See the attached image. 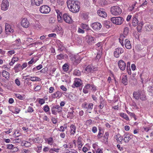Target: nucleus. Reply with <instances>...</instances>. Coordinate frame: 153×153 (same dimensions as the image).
<instances>
[{"label":"nucleus","instance_id":"nucleus-55","mask_svg":"<svg viewBox=\"0 0 153 153\" xmlns=\"http://www.w3.org/2000/svg\"><path fill=\"white\" fill-rule=\"evenodd\" d=\"M91 87V85L89 84H87L84 87V88L88 90Z\"/></svg>","mask_w":153,"mask_h":153},{"label":"nucleus","instance_id":"nucleus-28","mask_svg":"<svg viewBox=\"0 0 153 153\" xmlns=\"http://www.w3.org/2000/svg\"><path fill=\"white\" fill-rule=\"evenodd\" d=\"M75 1L74 0H68L67 1L66 3L68 5V7L69 9L71 7V6L74 3V2H75Z\"/></svg>","mask_w":153,"mask_h":153},{"label":"nucleus","instance_id":"nucleus-61","mask_svg":"<svg viewBox=\"0 0 153 153\" xmlns=\"http://www.w3.org/2000/svg\"><path fill=\"white\" fill-rule=\"evenodd\" d=\"M54 90V89L53 87H51L49 88V92L50 93H53V91Z\"/></svg>","mask_w":153,"mask_h":153},{"label":"nucleus","instance_id":"nucleus-2","mask_svg":"<svg viewBox=\"0 0 153 153\" xmlns=\"http://www.w3.org/2000/svg\"><path fill=\"white\" fill-rule=\"evenodd\" d=\"M71 6L70 9V11L72 12L76 13L79 10L80 3L78 1H76Z\"/></svg>","mask_w":153,"mask_h":153},{"label":"nucleus","instance_id":"nucleus-20","mask_svg":"<svg viewBox=\"0 0 153 153\" xmlns=\"http://www.w3.org/2000/svg\"><path fill=\"white\" fill-rule=\"evenodd\" d=\"M33 27L35 29L39 30L41 28V26L40 24L37 22V23H36L33 25Z\"/></svg>","mask_w":153,"mask_h":153},{"label":"nucleus","instance_id":"nucleus-50","mask_svg":"<svg viewBox=\"0 0 153 153\" xmlns=\"http://www.w3.org/2000/svg\"><path fill=\"white\" fill-rule=\"evenodd\" d=\"M39 104H41V105H42L45 103V100L43 99H39Z\"/></svg>","mask_w":153,"mask_h":153},{"label":"nucleus","instance_id":"nucleus-44","mask_svg":"<svg viewBox=\"0 0 153 153\" xmlns=\"http://www.w3.org/2000/svg\"><path fill=\"white\" fill-rule=\"evenodd\" d=\"M57 58L59 59H63L64 58V56L62 54H60L57 56Z\"/></svg>","mask_w":153,"mask_h":153},{"label":"nucleus","instance_id":"nucleus-51","mask_svg":"<svg viewBox=\"0 0 153 153\" xmlns=\"http://www.w3.org/2000/svg\"><path fill=\"white\" fill-rule=\"evenodd\" d=\"M41 88V86L38 85L34 88V89L35 91H37L40 90Z\"/></svg>","mask_w":153,"mask_h":153},{"label":"nucleus","instance_id":"nucleus-3","mask_svg":"<svg viewBox=\"0 0 153 153\" xmlns=\"http://www.w3.org/2000/svg\"><path fill=\"white\" fill-rule=\"evenodd\" d=\"M111 21L114 23L116 25H120L123 23L124 19L122 17H114L111 18Z\"/></svg>","mask_w":153,"mask_h":153},{"label":"nucleus","instance_id":"nucleus-16","mask_svg":"<svg viewBox=\"0 0 153 153\" xmlns=\"http://www.w3.org/2000/svg\"><path fill=\"white\" fill-rule=\"evenodd\" d=\"M14 69L16 71L18 72L19 71L23 69L22 66L20 64H17L15 66L14 68Z\"/></svg>","mask_w":153,"mask_h":153},{"label":"nucleus","instance_id":"nucleus-13","mask_svg":"<svg viewBox=\"0 0 153 153\" xmlns=\"http://www.w3.org/2000/svg\"><path fill=\"white\" fill-rule=\"evenodd\" d=\"M103 9H100L97 11L98 14L100 16L105 18L107 16V14Z\"/></svg>","mask_w":153,"mask_h":153},{"label":"nucleus","instance_id":"nucleus-26","mask_svg":"<svg viewBox=\"0 0 153 153\" xmlns=\"http://www.w3.org/2000/svg\"><path fill=\"white\" fill-rule=\"evenodd\" d=\"M133 95L136 100H138L140 98L139 91L138 92L136 91L134 92L133 93Z\"/></svg>","mask_w":153,"mask_h":153},{"label":"nucleus","instance_id":"nucleus-38","mask_svg":"<svg viewBox=\"0 0 153 153\" xmlns=\"http://www.w3.org/2000/svg\"><path fill=\"white\" fill-rule=\"evenodd\" d=\"M125 37V36L123 35H122L121 36L120 38L119 39V41L121 44L122 46H123L124 44L123 43V37Z\"/></svg>","mask_w":153,"mask_h":153},{"label":"nucleus","instance_id":"nucleus-9","mask_svg":"<svg viewBox=\"0 0 153 153\" xmlns=\"http://www.w3.org/2000/svg\"><path fill=\"white\" fill-rule=\"evenodd\" d=\"M123 52L124 51L123 48H117L114 51V56L115 57L118 58L119 56V54L123 53Z\"/></svg>","mask_w":153,"mask_h":153},{"label":"nucleus","instance_id":"nucleus-11","mask_svg":"<svg viewBox=\"0 0 153 153\" xmlns=\"http://www.w3.org/2000/svg\"><path fill=\"white\" fill-rule=\"evenodd\" d=\"M124 137L123 139V140L125 143H128L129 140L133 138L134 136L133 135L131 134H125L124 135Z\"/></svg>","mask_w":153,"mask_h":153},{"label":"nucleus","instance_id":"nucleus-29","mask_svg":"<svg viewBox=\"0 0 153 153\" xmlns=\"http://www.w3.org/2000/svg\"><path fill=\"white\" fill-rule=\"evenodd\" d=\"M117 140V142L119 143H121V142L122 141L123 139V137L121 136L120 134H118L116 135Z\"/></svg>","mask_w":153,"mask_h":153},{"label":"nucleus","instance_id":"nucleus-41","mask_svg":"<svg viewBox=\"0 0 153 153\" xmlns=\"http://www.w3.org/2000/svg\"><path fill=\"white\" fill-rule=\"evenodd\" d=\"M65 48L61 44L58 45V50L60 51H62Z\"/></svg>","mask_w":153,"mask_h":153},{"label":"nucleus","instance_id":"nucleus-40","mask_svg":"<svg viewBox=\"0 0 153 153\" xmlns=\"http://www.w3.org/2000/svg\"><path fill=\"white\" fill-rule=\"evenodd\" d=\"M148 91L152 94V95H153V87L149 86L148 87Z\"/></svg>","mask_w":153,"mask_h":153},{"label":"nucleus","instance_id":"nucleus-15","mask_svg":"<svg viewBox=\"0 0 153 153\" xmlns=\"http://www.w3.org/2000/svg\"><path fill=\"white\" fill-rule=\"evenodd\" d=\"M140 98L143 101L146 100V98L144 91H139Z\"/></svg>","mask_w":153,"mask_h":153},{"label":"nucleus","instance_id":"nucleus-63","mask_svg":"<svg viewBox=\"0 0 153 153\" xmlns=\"http://www.w3.org/2000/svg\"><path fill=\"white\" fill-rule=\"evenodd\" d=\"M60 88L63 91H66L67 89L64 85H62L60 86Z\"/></svg>","mask_w":153,"mask_h":153},{"label":"nucleus","instance_id":"nucleus-12","mask_svg":"<svg viewBox=\"0 0 153 153\" xmlns=\"http://www.w3.org/2000/svg\"><path fill=\"white\" fill-rule=\"evenodd\" d=\"M91 26L94 30H99L101 28L102 25L99 23L94 22L92 24Z\"/></svg>","mask_w":153,"mask_h":153},{"label":"nucleus","instance_id":"nucleus-17","mask_svg":"<svg viewBox=\"0 0 153 153\" xmlns=\"http://www.w3.org/2000/svg\"><path fill=\"white\" fill-rule=\"evenodd\" d=\"M125 45L126 48L128 49H130L131 48V46L130 41L128 39H126L125 40Z\"/></svg>","mask_w":153,"mask_h":153},{"label":"nucleus","instance_id":"nucleus-56","mask_svg":"<svg viewBox=\"0 0 153 153\" xmlns=\"http://www.w3.org/2000/svg\"><path fill=\"white\" fill-rule=\"evenodd\" d=\"M100 104L99 105V107L101 109H102L104 107V104L103 102L102 101H100Z\"/></svg>","mask_w":153,"mask_h":153},{"label":"nucleus","instance_id":"nucleus-23","mask_svg":"<svg viewBox=\"0 0 153 153\" xmlns=\"http://www.w3.org/2000/svg\"><path fill=\"white\" fill-rule=\"evenodd\" d=\"M2 74L4 77H5V78H7V79L9 78V74L8 72L5 70H3L2 72Z\"/></svg>","mask_w":153,"mask_h":153},{"label":"nucleus","instance_id":"nucleus-32","mask_svg":"<svg viewBox=\"0 0 153 153\" xmlns=\"http://www.w3.org/2000/svg\"><path fill=\"white\" fill-rule=\"evenodd\" d=\"M85 71L87 72L86 73H90L91 72L92 70V68L91 66L90 65H88L85 68Z\"/></svg>","mask_w":153,"mask_h":153},{"label":"nucleus","instance_id":"nucleus-21","mask_svg":"<svg viewBox=\"0 0 153 153\" xmlns=\"http://www.w3.org/2000/svg\"><path fill=\"white\" fill-rule=\"evenodd\" d=\"M132 23L133 25L134 26H136L138 24V21L136 17H134L133 19Z\"/></svg>","mask_w":153,"mask_h":153},{"label":"nucleus","instance_id":"nucleus-36","mask_svg":"<svg viewBox=\"0 0 153 153\" xmlns=\"http://www.w3.org/2000/svg\"><path fill=\"white\" fill-rule=\"evenodd\" d=\"M109 136V133L108 132H106L104 136L103 137L104 139V141L106 142H108V137Z\"/></svg>","mask_w":153,"mask_h":153},{"label":"nucleus","instance_id":"nucleus-27","mask_svg":"<svg viewBox=\"0 0 153 153\" xmlns=\"http://www.w3.org/2000/svg\"><path fill=\"white\" fill-rule=\"evenodd\" d=\"M120 116L126 120H129V118L128 116L126 114L123 113H121L119 114Z\"/></svg>","mask_w":153,"mask_h":153},{"label":"nucleus","instance_id":"nucleus-46","mask_svg":"<svg viewBox=\"0 0 153 153\" xmlns=\"http://www.w3.org/2000/svg\"><path fill=\"white\" fill-rule=\"evenodd\" d=\"M62 14H59V15H57V17L58 20V21L59 22H62Z\"/></svg>","mask_w":153,"mask_h":153},{"label":"nucleus","instance_id":"nucleus-35","mask_svg":"<svg viewBox=\"0 0 153 153\" xmlns=\"http://www.w3.org/2000/svg\"><path fill=\"white\" fill-rule=\"evenodd\" d=\"M31 79H30V80L32 81H40V80H41V79L39 78L38 77H30Z\"/></svg>","mask_w":153,"mask_h":153},{"label":"nucleus","instance_id":"nucleus-30","mask_svg":"<svg viewBox=\"0 0 153 153\" xmlns=\"http://www.w3.org/2000/svg\"><path fill=\"white\" fill-rule=\"evenodd\" d=\"M19 59L17 57H13L12 58L11 61L9 63V65L10 66H12L14 63L17 61Z\"/></svg>","mask_w":153,"mask_h":153},{"label":"nucleus","instance_id":"nucleus-1","mask_svg":"<svg viewBox=\"0 0 153 153\" xmlns=\"http://www.w3.org/2000/svg\"><path fill=\"white\" fill-rule=\"evenodd\" d=\"M110 11L112 14L115 16L119 15L122 12L121 9L117 6L111 7Z\"/></svg>","mask_w":153,"mask_h":153},{"label":"nucleus","instance_id":"nucleus-37","mask_svg":"<svg viewBox=\"0 0 153 153\" xmlns=\"http://www.w3.org/2000/svg\"><path fill=\"white\" fill-rule=\"evenodd\" d=\"M81 26L83 28L87 30H90V28L89 27L88 25H87L82 24L81 25Z\"/></svg>","mask_w":153,"mask_h":153},{"label":"nucleus","instance_id":"nucleus-6","mask_svg":"<svg viewBox=\"0 0 153 153\" xmlns=\"http://www.w3.org/2000/svg\"><path fill=\"white\" fill-rule=\"evenodd\" d=\"M14 32L13 29L12 28L10 25L8 23L5 24V33L7 34H9Z\"/></svg>","mask_w":153,"mask_h":153},{"label":"nucleus","instance_id":"nucleus-43","mask_svg":"<svg viewBox=\"0 0 153 153\" xmlns=\"http://www.w3.org/2000/svg\"><path fill=\"white\" fill-rule=\"evenodd\" d=\"M129 32V29L128 27H126L124 28L123 33L125 35H126Z\"/></svg>","mask_w":153,"mask_h":153},{"label":"nucleus","instance_id":"nucleus-19","mask_svg":"<svg viewBox=\"0 0 153 153\" xmlns=\"http://www.w3.org/2000/svg\"><path fill=\"white\" fill-rule=\"evenodd\" d=\"M62 95V93L59 91H57L56 93L52 95V97L53 98H55L57 97H60Z\"/></svg>","mask_w":153,"mask_h":153},{"label":"nucleus","instance_id":"nucleus-64","mask_svg":"<svg viewBox=\"0 0 153 153\" xmlns=\"http://www.w3.org/2000/svg\"><path fill=\"white\" fill-rule=\"evenodd\" d=\"M33 109L31 106H29L28 109V111L29 112H31L33 111Z\"/></svg>","mask_w":153,"mask_h":153},{"label":"nucleus","instance_id":"nucleus-60","mask_svg":"<svg viewBox=\"0 0 153 153\" xmlns=\"http://www.w3.org/2000/svg\"><path fill=\"white\" fill-rule=\"evenodd\" d=\"M78 32L79 33H84L85 31L82 29L80 28H79L78 30Z\"/></svg>","mask_w":153,"mask_h":153},{"label":"nucleus","instance_id":"nucleus-4","mask_svg":"<svg viewBox=\"0 0 153 153\" xmlns=\"http://www.w3.org/2000/svg\"><path fill=\"white\" fill-rule=\"evenodd\" d=\"M39 11L42 13L47 14L50 11L51 9L50 7L47 5H43L40 7Z\"/></svg>","mask_w":153,"mask_h":153},{"label":"nucleus","instance_id":"nucleus-8","mask_svg":"<svg viewBox=\"0 0 153 153\" xmlns=\"http://www.w3.org/2000/svg\"><path fill=\"white\" fill-rule=\"evenodd\" d=\"M82 84V82L81 80L79 78H76L74 84L72 85V87L74 88L75 87H79Z\"/></svg>","mask_w":153,"mask_h":153},{"label":"nucleus","instance_id":"nucleus-52","mask_svg":"<svg viewBox=\"0 0 153 153\" xmlns=\"http://www.w3.org/2000/svg\"><path fill=\"white\" fill-rule=\"evenodd\" d=\"M13 141H14V143H20L21 141V140H20L19 138L18 139H15Z\"/></svg>","mask_w":153,"mask_h":153},{"label":"nucleus","instance_id":"nucleus-14","mask_svg":"<svg viewBox=\"0 0 153 153\" xmlns=\"http://www.w3.org/2000/svg\"><path fill=\"white\" fill-rule=\"evenodd\" d=\"M29 22L27 18H24L21 22L22 26L25 28H27L29 26Z\"/></svg>","mask_w":153,"mask_h":153},{"label":"nucleus","instance_id":"nucleus-53","mask_svg":"<svg viewBox=\"0 0 153 153\" xmlns=\"http://www.w3.org/2000/svg\"><path fill=\"white\" fill-rule=\"evenodd\" d=\"M15 83L16 84V85H17L19 86L20 85V82L18 79H15Z\"/></svg>","mask_w":153,"mask_h":153},{"label":"nucleus","instance_id":"nucleus-48","mask_svg":"<svg viewBox=\"0 0 153 153\" xmlns=\"http://www.w3.org/2000/svg\"><path fill=\"white\" fill-rule=\"evenodd\" d=\"M53 143L52 138L50 137L48 140V143L49 144L51 145Z\"/></svg>","mask_w":153,"mask_h":153},{"label":"nucleus","instance_id":"nucleus-10","mask_svg":"<svg viewBox=\"0 0 153 153\" xmlns=\"http://www.w3.org/2000/svg\"><path fill=\"white\" fill-rule=\"evenodd\" d=\"M118 64V66L121 70L124 71L125 70L126 67V64L123 60H120L119 61Z\"/></svg>","mask_w":153,"mask_h":153},{"label":"nucleus","instance_id":"nucleus-47","mask_svg":"<svg viewBox=\"0 0 153 153\" xmlns=\"http://www.w3.org/2000/svg\"><path fill=\"white\" fill-rule=\"evenodd\" d=\"M49 107L47 105H46L44 107V110L45 112L48 111L49 110Z\"/></svg>","mask_w":153,"mask_h":153},{"label":"nucleus","instance_id":"nucleus-7","mask_svg":"<svg viewBox=\"0 0 153 153\" xmlns=\"http://www.w3.org/2000/svg\"><path fill=\"white\" fill-rule=\"evenodd\" d=\"M63 19L66 23H71L72 22V20L71 17L68 13H64L63 15Z\"/></svg>","mask_w":153,"mask_h":153},{"label":"nucleus","instance_id":"nucleus-54","mask_svg":"<svg viewBox=\"0 0 153 153\" xmlns=\"http://www.w3.org/2000/svg\"><path fill=\"white\" fill-rule=\"evenodd\" d=\"M7 148L9 149H12L13 147V145L12 144L7 145Z\"/></svg>","mask_w":153,"mask_h":153},{"label":"nucleus","instance_id":"nucleus-42","mask_svg":"<svg viewBox=\"0 0 153 153\" xmlns=\"http://www.w3.org/2000/svg\"><path fill=\"white\" fill-rule=\"evenodd\" d=\"M68 66L66 63L64 64L62 66V68L65 71H67L68 69Z\"/></svg>","mask_w":153,"mask_h":153},{"label":"nucleus","instance_id":"nucleus-62","mask_svg":"<svg viewBox=\"0 0 153 153\" xmlns=\"http://www.w3.org/2000/svg\"><path fill=\"white\" fill-rule=\"evenodd\" d=\"M86 123L88 125H91L92 123V120L91 119L88 120L86 121Z\"/></svg>","mask_w":153,"mask_h":153},{"label":"nucleus","instance_id":"nucleus-33","mask_svg":"<svg viewBox=\"0 0 153 153\" xmlns=\"http://www.w3.org/2000/svg\"><path fill=\"white\" fill-rule=\"evenodd\" d=\"M110 22V21H105L104 22V26L107 28H108L110 27L109 25Z\"/></svg>","mask_w":153,"mask_h":153},{"label":"nucleus","instance_id":"nucleus-57","mask_svg":"<svg viewBox=\"0 0 153 153\" xmlns=\"http://www.w3.org/2000/svg\"><path fill=\"white\" fill-rule=\"evenodd\" d=\"M58 130L60 131L63 132L65 131V128L62 126H61L60 128Z\"/></svg>","mask_w":153,"mask_h":153},{"label":"nucleus","instance_id":"nucleus-24","mask_svg":"<svg viewBox=\"0 0 153 153\" xmlns=\"http://www.w3.org/2000/svg\"><path fill=\"white\" fill-rule=\"evenodd\" d=\"M70 133L71 134H74L75 132L76 127L75 126L73 125H71L70 126Z\"/></svg>","mask_w":153,"mask_h":153},{"label":"nucleus","instance_id":"nucleus-45","mask_svg":"<svg viewBox=\"0 0 153 153\" xmlns=\"http://www.w3.org/2000/svg\"><path fill=\"white\" fill-rule=\"evenodd\" d=\"M74 75L79 76L80 75V71L79 70H75L74 72Z\"/></svg>","mask_w":153,"mask_h":153},{"label":"nucleus","instance_id":"nucleus-18","mask_svg":"<svg viewBox=\"0 0 153 153\" xmlns=\"http://www.w3.org/2000/svg\"><path fill=\"white\" fill-rule=\"evenodd\" d=\"M31 1L32 3L35 4L36 5L39 6L42 4L43 0H31Z\"/></svg>","mask_w":153,"mask_h":153},{"label":"nucleus","instance_id":"nucleus-59","mask_svg":"<svg viewBox=\"0 0 153 153\" xmlns=\"http://www.w3.org/2000/svg\"><path fill=\"white\" fill-rule=\"evenodd\" d=\"M97 131V128L96 127H93L92 128V131L94 133H95Z\"/></svg>","mask_w":153,"mask_h":153},{"label":"nucleus","instance_id":"nucleus-5","mask_svg":"<svg viewBox=\"0 0 153 153\" xmlns=\"http://www.w3.org/2000/svg\"><path fill=\"white\" fill-rule=\"evenodd\" d=\"M9 3L7 0H3L1 5V9L3 10H6L9 8Z\"/></svg>","mask_w":153,"mask_h":153},{"label":"nucleus","instance_id":"nucleus-34","mask_svg":"<svg viewBox=\"0 0 153 153\" xmlns=\"http://www.w3.org/2000/svg\"><path fill=\"white\" fill-rule=\"evenodd\" d=\"M15 96L18 99L20 100H23L25 99L24 96H22L19 94H15Z\"/></svg>","mask_w":153,"mask_h":153},{"label":"nucleus","instance_id":"nucleus-39","mask_svg":"<svg viewBox=\"0 0 153 153\" xmlns=\"http://www.w3.org/2000/svg\"><path fill=\"white\" fill-rule=\"evenodd\" d=\"M75 97V96L74 94H70L68 96V98L69 99L72 101H74L75 100L74 97Z\"/></svg>","mask_w":153,"mask_h":153},{"label":"nucleus","instance_id":"nucleus-49","mask_svg":"<svg viewBox=\"0 0 153 153\" xmlns=\"http://www.w3.org/2000/svg\"><path fill=\"white\" fill-rule=\"evenodd\" d=\"M32 141H33L34 142L38 143L39 142V138L38 137L35 138L34 139H33Z\"/></svg>","mask_w":153,"mask_h":153},{"label":"nucleus","instance_id":"nucleus-25","mask_svg":"<svg viewBox=\"0 0 153 153\" xmlns=\"http://www.w3.org/2000/svg\"><path fill=\"white\" fill-rule=\"evenodd\" d=\"M122 82L125 85H126L128 84L127 82V77L126 75L125 76L122 77Z\"/></svg>","mask_w":153,"mask_h":153},{"label":"nucleus","instance_id":"nucleus-31","mask_svg":"<svg viewBox=\"0 0 153 153\" xmlns=\"http://www.w3.org/2000/svg\"><path fill=\"white\" fill-rule=\"evenodd\" d=\"M74 111L73 110H72L71 112H68L67 115V117L68 118H72L74 116Z\"/></svg>","mask_w":153,"mask_h":153},{"label":"nucleus","instance_id":"nucleus-58","mask_svg":"<svg viewBox=\"0 0 153 153\" xmlns=\"http://www.w3.org/2000/svg\"><path fill=\"white\" fill-rule=\"evenodd\" d=\"M82 16L85 19H86L88 18V16L86 13H83L82 14Z\"/></svg>","mask_w":153,"mask_h":153},{"label":"nucleus","instance_id":"nucleus-22","mask_svg":"<svg viewBox=\"0 0 153 153\" xmlns=\"http://www.w3.org/2000/svg\"><path fill=\"white\" fill-rule=\"evenodd\" d=\"M93 104L92 103H90L88 105L86 103H85L84 104V107L88 109H92L93 108Z\"/></svg>","mask_w":153,"mask_h":153}]
</instances>
